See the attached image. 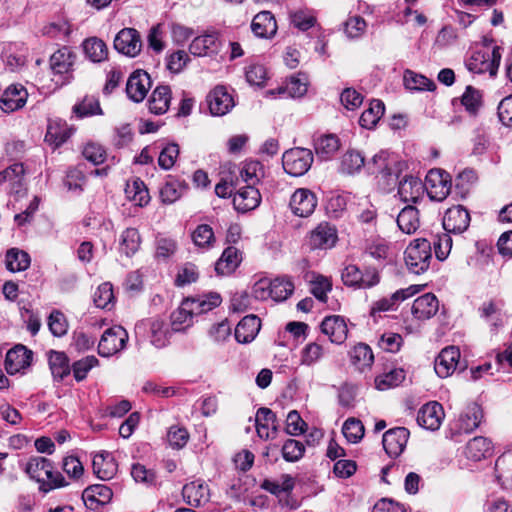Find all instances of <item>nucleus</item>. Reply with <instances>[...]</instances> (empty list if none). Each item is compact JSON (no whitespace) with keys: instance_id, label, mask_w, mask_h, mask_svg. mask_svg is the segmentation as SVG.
I'll return each mask as SVG.
<instances>
[{"instance_id":"9d476101","label":"nucleus","mask_w":512,"mask_h":512,"mask_svg":"<svg viewBox=\"0 0 512 512\" xmlns=\"http://www.w3.org/2000/svg\"><path fill=\"white\" fill-rule=\"evenodd\" d=\"M115 49L129 57H135L141 51L142 42L139 32L134 28H124L114 39Z\"/></svg>"},{"instance_id":"79ce46f5","label":"nucleus","mask_w":512,"mask_h":512,"mask_svg":"<svg viewBox=\"0 0 512 512\" xmlns=\"http://www.w3.org/2000/svg\"><path fill=\"white\" fill-rule=\"evenodd\" d=\"M366 167L365 157L360 151L348 150L341 159L340 171L344 174H355Z\"/></svg>"},{"instance_id":"4c0bfd02","label":"nucleus","mask_w":512,"mask_h":512,"mask_svg":"<svg viewBox=\"0 0 512 512\" xmlns=\"http://www.w3.org/2000/svg\"><path fill=\"white\" fill-rule=\"evenodd\" d=\"M48 361L54 379L61 381L70 374L69 358L64 352L51 350Z\"/></svg>"},{"instance_id":"4468645a","label":"nucleus","mask_w":512,"mask_h":512,"mask_svg":"<svg viewBox=\"0 0 512 512\" xmlns=\"http://www.w3.org/2000/svg\"><path fill=\"white\" fill-rule=\"evenodd\" d=\"M150 88L151 79L149 74L143 70H136L128 78L126 93L132 101L138 103L145 99Z\"/></svg>"},{"instance_id":"5701e85b","label":"nucleus","mask_w":512,"mask_h":512,"mask_svg":"<svg viewBox=\"0 0 512 512\" xmlns=\"http://www.w3.org/2000/svg\"><path fill=\"white\" fill-rule=\"evenodd\" d=\"M424 183L417 176L406 175L398 185V194L402 201L416 203L424 193Z\"/></svg>"},{"instance_id":"c03bdc74","label":"nucleus","mask_w":512,"mask_h":512,"mask_svg":"<svg viewBox=\"0 0 512 512\" xmlns=\"http://www.w3.org/2000/svg\"><path fill=\"white\" fill-rule=\"evenodd\" d=\"M187 301L191 304L190 307L193 309V314L200 315L219 306L221 297L218 293H209L197 298H187Z\"/></svg>"},{"instance_id":"f8f14e48","label":"nucleus","mask_w":512,"mask_h":512,"mask_svg":"<svg viewBox=\"0 0 512 512\" xmlns=\"http://www.w3.org/2000/svg\"><path fill=\"white\" fill-rule=\"evenodd\" d=\"M317 206L316 195L306 188L297 189L291 196L290 207L292 212L299 217L310 216Z\"/></svg>"},{"instance_id":"0eeeda50","label":"nucleus","mask_w":512,"mask_h":512,"mask_svg":"<svg viewBox=\"0 0 512 512\" xmlns=\"http://www.w3.org/2000/svg\"><path fill=\"white\" fill-rule=\"evenodd\" d=\"M128 341V333L122 326H113L104 331L99 344L98 353L110 357L123 350Z\"/></svg>"},{"instance_id":"39448f33","label":"nucleus","mask_w":512,"mask_h":512,"mask_svg":"<svg viewBox=\"0 0 512 512\" xmlns=\"http://www.w3.org/2000/svg\"><path fill=\"white\" fill-rule=\"evenodd\" d=\"M502 58L501 48L495 46L491 54L483 51H477L472 54L466 63L467 68L477 74L489 72L491 76L497 74Z\"/></svg>"},{"instance_id":"ddd939ff","label":"nucleus","mask_w":512,"mask_h":512,"mask_svg":"<svg viewBox=\"0 0 512 512\" xmlns=\"http://www.w3.org/2000/svg\"><path fill=\"white\" fill-rule=\"evenodd\" d=\"M222 42L216 33H207L195 37L189 45V52L198 57L213 56L220 52Z\"/></svg>"},{"instance_id":"338daca9","label":"nucleus","mask_w":512,"mask_h":512,"mask_svg":"<svg viewBox=\"0 0 512 512\" xmlns=\"http://www.w3.org/2000/svg\"><path fill=\"white\" fill-rule=\"evenodd\" d=\"M99 363L95 356H87L72 365V370L76 381L80 382L87 377L88 372Z\"/></svg>"},{"instance_id":"6ab92c4d","label":"nucleus","mask_w":512,"mask_h":512,"mask_svg":"<svg viewBox=\"0 0 512 512\" xmlns=\"http://www.w3.org/2000/svg\"><path fill=\"white\" fill-rule=\"evenodd\" d=\"M321 331L332 343L342 344L348 335L347 324L339 315L327 316L321 322Z\"/></svg>"},{"instance_id":"9b49d317","label":"nucleus","mask_w":512,"mask_h":512,"mask_svg":"<svg viewBox=\"0 0 512 512\" xmlns=\"http://www.w3.org/2000/svg\"><path fill=\"white\" fill-rule=\"evenodd\" d=\"M460 350L456 346H448L441 350L435 359L434 369L441 378H447L460 365Z\"/></svg>"},{"instance_id":"393cba45","label":"nucleus","mask_w":512,"mask_h":512,"mask_svg":"<svg viewBox=\"0 0 512 512\" xmlns=\"http://www.w3.org/2000/svg\"><path fill=\"white\" fill-rule=\"evenodd\" d=\"M439 309V301L432 293H426L414 300L411 311L418 320H427L433 317Z\"/></svg>"},{"instance_id":"5fc2aeb1","label":"nucleus","mask_w":512,"mask_h":512,"mask_svg":"<svg viewBox=\"0 0 512 512\" xmlns=\"http://www.w3.org/2000/svg\"><path fill=\"white\" fill-rule=\"evenodd\" d=\"M185 189L186 186L181 182L174 179L168 180L160 190L161 199L164 203H174L182 196Z\"/></svg>"},{"instance_id":"69168bd1","label":"nucleus","mask_w":512,"mask_h":512,"mask_svg":"<svg viewBox=\"0 0 512 512\" xmlns=\"http://www.w3.org/2000/svg\"><path fill=\"white\" fill-rule=\"evenodd\" d=\"M305 446L295 439H288L282 447V456L287 462H296L302 458Z\"/></svg>"},{"instance_id":"a878e982","label":"nucleus","mask_w":512,"mask_h":512,"mask_svg":"<svg viewBox=\"0 0 512 512\" xmlns=\"http://www.w3.org/2000/svg\"><path fill=\"white\" fill-rule=\"evenodd\" d=\"M27 91L21 85H11L3 93L0 102L4 112H13L22 108L27 99Z\"/></svg>"},{"instance_id":"e2e57ef3","label":"nucleus","mask_w":512,"mask_h":512,"mask_svg":"<svg viewBox=\"0 0 512 512\" xmlns=\"http://www.w3.org/2000/svg\"><path fill=\"white\" fill-rule=\"evenodd\" d=\"M352 362L361 367L370 366L373 363L374 355L371 348L364 343L356 345L351 352Z\"/></svg>"},{"instance_id":"13d9d810","label":"nucleus","mask_w":512,"mask_h":512,"mask_svg":"<svg viewBox=\"0 0 512 512\" xmlns=\"http://www.w3.org/2000/svg\"><path fill=\"white\" fill-rule=\"evenodd\" d=\"M294 291V284L289 279L276 278L273 280L271 299L274 301H284Z\"/></svg>"},{"instance_id":"7ed1b4c3","label":"nucleus","mask_w":512,"mask_h":512,"mask_svg":"<svg viewBox=\"0 0 512 512\" xmlns=\"http://www.w3.org/2000/svg\"><path fill=\"white\" fill-rule=\"evenodd\" d=\"M313 160V153L310 149L297 147L284 152L282 165L287 174L299 177L308 172Z\"/></svg>"},{"instance_id":"b1692460","label":"nucleus","mask_w":512,"mask_h":512,"mask_svg":"<svg viewBox=\"0 0 512 512\" xmlns=\"http://www.w3.org/2000/svg\"><path fill=\"white\" fill-rule=\"evenodd\" d=\"M255 426L260 438H273L271 434H275L278 429L276 414L269 408H259L255 416Z\"/></svg>"},{"instance_id":"864d4df0","label":"nucleus","mask_w":512,"mask_h":512,"mask_svg":"<svg viewBox=\"0 0 512 512\" xmlns=\"http://www.w3.org/2000/svg\"><path fill=\"white\" fill-rule=\"evenodd\" d=\"M150 333L151 343L157 348H162L169 342L170 332L162 320L157 319L151 322Z\"/></svg>"},{"instance_id":"ea45409f","label":"nucleus","mask_w":512,"mask_h":512,"mask_svg":"<svg viewBox=\"0 0 512 512\" xmlns=\"http://www.w3.org/2000/svg\"><path fill=\"white\" fill-rule=\"evenodd\" d=\"M340 143L336 135H322L315 140L316 155L323 160L331 158L339 149Z\"/></svg>"},{"instance_id":"2eb2a0df","label":"nucleus","mask_w":512,"mask_h":512,"mask_svg":"<svg viewBox=\"0 0 512 512\" xmlns=\"http://www.w3.org/2000/svg\"><path fill=\"white\" fill-rule=\"evenodd\" d=\"M206 100L210 113L214 116L227 114L235 105L233 97L224 86H216L209 92Z\"/></svg>"},{"instance_id":"09e8293b","label":"nucleus","mask_w":512,"mask_h":512,"mask_svg":"<svg viewBox=\"0 0 512 512\" xmlns=\"http://www.w3.org/2000/svg\"><path fill=\"white\" fill-rule=\"evenodd\" d=\"M73 111L81 118L103 113L98 98L93 95L85 96L80 103L74 105Z\"/></svg>"},{"instance_id":"052dcab7","label":"nucleus","mask_w":512,"mask_h":512,"mask_svg":"<svg viewBox=\"0 0 512 512\" xmlns=\"http://www.w3.org/2000/svg\"><path fill=\"white\" fill-rule=\"evenodd\" d=\"M48 327L55 337L64 336L68 330V322L65 315L59 310H53L48 317Z\"/></svg>"},{"instance_id":"6e6d98bb","label":"nucleus","mask_w":512,"mask_h":512,"mask_svg":"<svg viewBox=\"0 0 512 512\" xmlns=\"http://www.w3.org/2000/svg\"><path fill=\"white\" fill-rule=\"evenodd\" d=\"M364 431L362 422L355 418H348L342 427L343 435L350 443L359 442L364 436Z\"/></svg>"},{"instance_id":"8fccbe9b","label":"nucleus","mask_w":512,"mask_h":512,"mask_svg":"<svg viewBox=\"0 0 512 512\" xmlns=\"http://www.w3.org/2000/svg\"><path fill=\"white\" fill-rule=\"evenodd\" d=\"M405 379V372L401 368H395L375 378L376 388L386 390L398 386Z\"/></svg>"},{"instance_id":"473e14b6","label":"nucleus","mask_w":512,"mask_h":512,"mask_svg":"<svg viewBox=\"0 0 512 512\" xmlns=\"http://www.w3.org/2000/svg\"><path fill=\"white\" fill-rule=\"evenodd\" d=\"M171 101V90L167 85L156 87L149 100L148 106L151 113L161 115L167 112Z\"/></svg>"},{"instance_id":"4be33fe9","label":"nucleus","mask_w":512,"mask_h":512,"mask_svg":"<svg viewBox=\"0 0 512 512\" xmlns=\"http://www.w3.org/2000/svg\"><path fill=\"white\" fill-rule=\"evenodd\" d=\"M337 241V231L327 222L320 223L310 234L311 249H329Z\"/></svg>"},{"instance_id":"37998d69","label":"nucleus","mask_w":512,"mask_h":512,"mask_svg":"<svg viewBox=\"0 0 512 512\" xmlns=\"http://www.w3.org/2000/svg\"><path fill=\"white\" fill-rule=\"evenodd\" d=\"M385 111L384 103L380 100H372L369 108L363 111L359 124L366 129H372L383 116Z\"/></svg>"},{"instance_id":"412c9836","label":"nucleus","mask_w":512,"mask_h":512,"mask_svg":"<svg viewBox=\"0 0 512 512\" xmlns=\"http://www.w3.org/2000/svg\"><path fill=\"white\" fill-rule=\"evenodd\" d=\"M32 361V351L23 345H17L10 349L5 357V369L8 374H16L22 369L30 366Z\"/></svg>"},{"instance_id":"2f4dec72","label":"nucleus","mask_w":512,"mask_h":512,"mask_svg":"<svg viewBox=\"0 0 512 512\" xmlns=\"http://www.w3.org/2000/svg\"><path fill=\"white\" fill-rule=\"evenodd\" d=\"M92 465L94 473L101 480H109L117 472V464L108 452L95 455Z\"/></svg>"},{"instance_id":"c756f323","label":"nucleus","mask_w":512,"mask_h":512,"mask_svg":"<svg viewBox=\"0 0 512 512\" xmlns=\"http://www.w3.org/2000/svg\"><path fill=\"white\" fill-rule=\"evenodd\" d=\"M492 454V442L486 437H474L466 444L465 455L468 459L473 461H480L490 457Z\"/></svg>"},{"instance_id":"f3484780","label":"nucleus","mask_w":512,"mask_h":512,"mask_svg":"<svg viewBox=\"0 0 512 512\" xmlns=\"http://www.w3.org/2000/svg\"><path fill=\"white\" fill-rule=\"evenodd\" d=\"M420 285H411L407 288L397 290L390 297H384L375 301L371 307V315L377 312H385L396 309L398 304L420 291Z\"/></svg>"},{"instance_id":"3c124183","label":"nucleus","mask_w":512,"mask_h":512,"mask_svg":"<svg viewBox=\"0 0 512 512\" xmlns=\"http://www.w3.org/2000/svg\"><path fill=\"white\" fill-rule=\"evenodd\" d=\"M263 175V165L259 161L246 162L240 170V177L246 185L258 184Z\"/></svg>"},{"instance_id":"bf43d9fd","label":"nucleus","mask_w":512,"mask_h":512,"mask_svg":"<svg viewBox=\"0 0 512 512\" xmlns=\"http://www.w3.org/2000/svg\"><path fill=\"white\" fill-rule=\"evenodd\" d=\"M482 95L479 90L472 86H467L461 98V103L465 109L475 115L482 105Z\"/></svg>"},{"instance_id":"680f3d73","label":"nucleus","mask_w":512,"mask_h":512,"mask_svg":"<svg viewBox=\"0 0 512 512\" xmlns=\"http://www.w3.org/2000/svg\"><path fill=\"white\" fill-rule=\"evenodd\" d=\"M291 23L301 31H306L316 23V17L309 10H297L290 14Z\"/></svg>"},{"instance_id":"f257e3e1","label":"nucleus","mask_w":512,"mask_h":512,"mask_svg":"<svg viewBox=\"0 0 512 512\" xmlns=\"http://www.w3.org/2000/svg\"><path fill=\"white\" fill-rule=\"evenodd\" d=\"M25 471L31 479L40 483L39 488L45 493L66 485L62 474L54 473L51 461L45 457H31L26 464Z\"/></svg>"},{"instance_id":"c85d7f7f","label":"nucleus","mask_w":512,"mask_h":512,"mask_svg":"<svg viewBox=\"0 0 512 512\" xmlns=\"http://www.w3.org/2000/svg\"><path fill=\"white\" fill-rule=\"evenodd\" d=\"M251 29L257 37H272L277 31L276 20L271 12L262 11L253 18Z\"/></svg>"},{"instance_id":"cd10ccee","label":"nucleus","mask_w":512,"mask_h":512,"mask_svg":"<svg viewBox=\"0 0 512 512\" xmlns=\"http://www.w3.org/2000/svg\"><path fill=\"white\" fill-rule=\"evenodd\" d=\"M261 327L260 319L255 315L245 316L235 328V339L237 342L250 343L257 336Z\"/></svg>"},{"instance_id":"dca6fc26","label":"nucleus","mask_w":512,"mask_h":512,"mask_svg":"<svg viewBox=\"0 0 512 512\" xmlns=\"http://www.w3.org/2000/svg\"><path fill=\"white\" fill-rule=\"evenodd\" d=\"M409 430L405 427H396L386 431L383 435L382 444L390 457L399 456L406 447L409 439Z\"/></svg>"},{"instance_id":"6e6552de","label":"nucleus","mask_w":512,"mask_h":512,"mask_svg":"<svg viewBox=\"0 0 512 512\" xmlns=\"http://www.w3.org/2000/svg\"><path fill=\"white\" fill-rule=\"evenodd\" d=\"M396 161L390 159L386 152L375 154L371 161L366 163L367 171L370 174L381 176L388 184L398 179V170L395 169Z\"/></svg>"},{"instance_id":"423d86ee","label":"nucleus","mask_w":512,"mask_h":512,"mask_svg":"<svg viewBox=\"0 0 512 512\" xmlns=\"http://www.w3.org/2000/svg\"><path fill=\"white\" fill-rule=\"evenodd\" d=\"M424 187L430 199L443 201L451 191V177L444 170L431 169L426 175Z\"/></svg>"},{"instance_id":"20e7f679","label":"nucleus","mask_w":512,"mask_h":512,"mask_svg":"<svg viewBox=\"0 0 512 512\" xmlns=\"http://www.w3.org/2000/svg\"><path fill=\"white\" fill-rule=\"evenodd\" d=\"M341 278L346 286L367 289L377 285L380 276L375 268H366L364 271L354 264L347 265L341 273Z\"/></svg>"},{"instance_id":"f704fd0d","label":"nucleus","mask_w":512,"mask_h":512,"mask_svg":"<svg viewBox=\"0 0 512 512\" xmlns=\"http://www.w3.org/2000/svg\"><path fill=\"white\" fill-rule=\"evenodd\" d=\"M397 225L405 234H413L420 226L419 211L416 207L408 205L398 214Z\"/></svg>"},{"instance_id":"f03ea898","label":"nucleus","mask_w":512,"mask_h":512,"mask_svg":"<svg viewBox=\"0 0 512 512\" xmlns=\"http://www.w3.org/2000/svg\"><path fill=\"white\" fill-rule=\"evenodd\" d=\"M407 269L416 275L423 274L430 266L432 260V247L425 238L413 240L404 252Z\"/></svg>"},{"instance_id":"72a5a7b5","label":"nucleus","mask_w":512,"mask_h":512,"mask_svg":"<svg viewBox=\"0 0 512 512\" xmlns=\"http://www.w3.org/2000/svg\"><path fill=\"white\" fill-rule=\"evenodd\" d=\"M241 262L239 250L233 246L227 247L218 261L215 263V271L218 275L233 273Z\"/></svg>"},{"instance_id":"bb28decb","label":"nucleus","mask_w":512,"mask_h":512,"mask_svg":"<svg viewBox=\"0 0 512 512\" xmlns=\"http://www.w3.org/2000/svg\"><path fill=\"white\" fill-rule=\"evenodd\" d=\"M255 186L246 185L238 190L233 200L236 209L247 212L259 206L261 194Z\"/></svg>"},{"instance_id":"e433bc0d","label":"nucleus","mask_w":512,"mask_h":512,"mask_svg":"<svg viewBox=\"0 0 512 512\" xmlns=\"http://www.w3.org/2000/svg\"><path fill=\"white\" fill-rule=\"evenodd\" d=\"M75 55L68 47H62L50 57V67L55 74L67 73L74 62Z\"/></svg>"},{"instance_id":"774afa93","label":"nucleus","mask_w":512,"mask_h":512,"mask_svg":"<svg viewBox=\"0 0 512 512\" xmlns=\"http://www.w3.org/2000/svg\"><path fill=\"white\" fill-rule=\"evenodd\" d=\"M93 300L98 308H107L114 300L112 284L105 282L99 285L94 293Z\"/></svg>"},{"instance_id":"7c9ffc66","label":"nucleus","mask_w":512,"mask_h":512,"mask_svg":"<svg viewBox=\"0 0 512 512\" xmlns=\"http://www.w3.org/2000/svg\"><path fill=\"white\" fill-rule=\"evenodd\" d=\"M482 419V408L478 404L472 403L468 405L465 411L460 415L457 425L458 430L460 432L470 433L480 425Z\"/></svg>"},{"instance_id":"0e129e2a","label":"nucleus","mask_w":512,"mask_h":512,"mask_svg":"<svg viewBox=\"0 0 512 512\" xmlns=\"http://www.w3.org/2000/svg\"><path fill=\"white\" fill-rule=\"evenodd\" d=\"M323 347L316 342L307 344L301 351V365L312 366L323 357Z\"/></svg>"},{"instance_id":"a19ab883","label":"nucleus","mask_w":512,"mask_h":512,"mask_svg":"<svg viewBox=\"0 0 512 512\" xmlns=\"http://www.w3.org/2000/svg\"><path fill=\"white\" fill-rule=\"evenodd\" d=\"M31 263L27 252L18 248H11L6 252L5 265L11 272H20L26 270Z\"/></svg>"},{"instance_id":"603ef678","label":"nucleus","mask_w":512,"mask_h":512,"mask_svg":"<svg viewBox=\"0 0 512 512\" xmlns=\"http://www.w3.org/2000/svg\"><path fill=\"white\" fill-rule=\"evenodd\" d=\"M191 237L194 244L200 248H211L215 243L213 229L207 224L198 225Z\"/></svg>"},{"instance_id":"1a4fd4ad","label":"nucleus","mask_w":512,"mask_h":512,"mask_svg":"<svg viewBox=\"0 0 512 512\" xmlns=\"http://www.w3.org/2000/svg\"><path fill=\"white\" fill-rule=\"evenodd\" d=\"M470 224V214L461 205L449 208L443 218V228L447 233L461 234Z\"/></svg>"},{"instance_id":"58836bf2","label":"nucleus","mask_w":512,"mask_h":512,"mask_svg":"<svg viewBox=\"0 0 512 512\" xmlns=\"http://www.w3.org/2000/svg\"><path fill=\"white\" fill-rule=\"evenodd\" d=\"M141 237L136 228H126L120 235L119 250L127 257L134 255L140 248Z\"/></svg>"},{"instance_id":"a18cd8bd","label":"nucleus","mask_w":512,"mask_h":512,"mask_svg":"<svg viewBox=\"0 0 512 512\" xmlns=\"http://www.w3.org/2000/svg\"><path fill=\"white\" fill-rule=\"evenodd\" d=\"M83 49L85 55L92 62H102L107 59L108 48L107 45L101 39L92 37L86 39L83 43Z\"/></svg>"},{"instance_id":"aec40b11","label":"nucleus","mask_w":512,"mask_h":512,"mask_svg":"<svg viewBox=\"0 0 512 512\" xmlns=\"http://www.w3.org/2000/svg\"><path fill=\"white\" fill-rule=\"evenodd\" d=\"M182 495L185 502L192 507L205 505L210 500L209 487L202 480L185 484L182 488Z\"/></svg>"},{"instance_id":"49530a36","label":"nucleus","mask_w":512,"mask_h":512,"mask_svg":"<svg viewBox=\"0 0 512 512\" xmlns=\"http://www.w3.org/2000/svg\"><path fill=\"white\" fill-rule=\"evenodd\" d=\"M403 81L405 87L409 90L432 91L436 88L435 83L432 80L409 69L404 71Z\"/></svg>"},{"instance_id":"c9c22d12","label":"nucleus","mask_w":512,"mask_h":512,"mask_svg":"<svg viewBox=\"0 0 512 512\" xmlns=\"http://www.w3.org/2000/svg\"><path fill=\"white\" fill-rule=\"evenodd\" d=\"M190 305L185 299L179 308L171 314V328L173 331H182L192 325L195 314H193Z\"/></svg>"},{"instance_id":"de8ad7c7","label":"nucleus","mask_w":512,"mask_h":512,"mask_svg":"<svg viewBox=\"0 0 512 512\" xmlns=\"http://www.w3.org/2000/svg\"><path fill=\"white\" fill-rule=\"evenodd\" d=\"M112 490L103 484H95L87 487L83 491V499L97 504L104 505L112 498Z\"/></svg>"},{"instance_id":"4d7b16f0","label":"nucleus","mask_w":512,"mask_h":512,"mask_svg":"<svg viewBox=\"0 0 512 512\" xmlns=\"http://www.w3.org/2000/svg\"><path fill=\"white\" fill-rule=\"evenodd\" d=\"M262 488L279 496L281 493H288L294 488V479L290 475H282L280 481L265 480Z\"/></svg>"},{"instance_id":"a211bd4d","label":"nucleus","mask_w":512,"mask_h":512,"mask_svg":"<svg viewBox=\"0 0 512 512\" xmlns=\"http://www.w3.org/2000/svg\"><path fill=\"white\" fill-rule=\"evenodd\" d=\"M444 418V410L438 402H429L421 407L417 414V423L431 431L438 430Z\"/></svg>"}]
</instances>
